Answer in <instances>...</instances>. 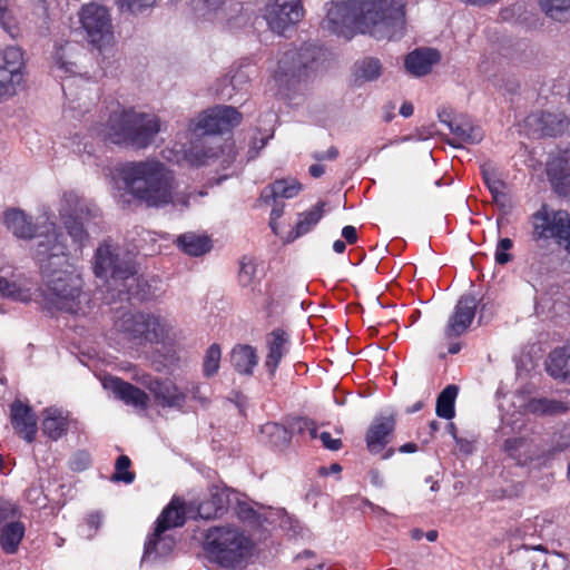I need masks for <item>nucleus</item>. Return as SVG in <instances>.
I'll list each match as a JSON object with an SVG mask.
<instances>
[{
  "instance_id": "obj_1",
  "label": "nucleus",
  "mask_w": 570,
  "mask_h": 570,
  "mask_svg": "<svg viewBox=\"0 0 570 570\" xmlns=\"http://www.w3.org/2000/svg\"><path fill=\"white\" fill-rule=\"evenodd\" d=\"M53 232V243L48 238L47 242H39L33 249V258L46 281V307L73 315H86L90 311L89 295L82 292L83 282L75 265L70 263V250L65 234Z\"/></svg>"
},
{
  "instance_id": "obj_2",
  "label": "nucleus",
  "mask_w": 570,
  "mask_h": 570,
  "mask_svg": "<svg viewBox=\"0 0 570 570\" xmlns=\"http://www.w3.org/2000/svg\"><path fill=\"white\" fill-rule=\"evenodd\" d=\"M119 175L127 193L148 207L173 205L184 208L189 205V195L179 190L174 171L157 159L128 163Z\"/></svg>"
},
{
  "instance_id": "obj_3",
  "label": "nucleus",
  "mask_w": 570,
  "mask_h": 570,
  "mask_svg": "<svg viewBox=\"0 0 570 570\" xmlns=\"http://www.w3.org/2000/svg\"><path fill=\"white\" fill-rule=\"evenodd\" d=\"M161 129L163 121L156 114L121 106L109 115L100 135L111 144L144 150L154 144Z\"/></svg>"
},
{
  "instance_id": "obj_4",
  "label": "nucleus",
  "mask_w": 570,
  "mask_h": 570,
  "mask_svg": "<svg viewBox=\"0 0 570 570\" xmlns=\"http://www.w3.org/2000/svg\"><path fill=\"white\" fill-rule=\"evenodd\" d=\"M358 32L376 40L400 39L405 31L404 0H355Z\"/></svg>"
},
{
  "instance_id": "obj_5",
  "label": "nucleus",
  "mask_w": 570,
  "mask_h": 570,
  "mask_svg": "<svg viewBox=\"0 0 570 570\" xmlns=\"http://www.w3.org/2000/svg\"><path fill=\"white\" fill-rule=\"evenodd\" d=\"M94 272L98 278L104 279L110 287L118 291L119 296L139 297V291L134 257L111 240H104L96 249L94 256Z\"/></svg>"
},
{
  "instance_id": "obj_6",
  "label": "nucleus",
  "mask_w": 570,
  "mask_h": 570,
  "mask_svg": "<svg viewBox=\"0 0 570 570\" xmlns=\"http://www.w3.org/2000/svg\"><path fill=\"white\" fill-rule=\"evenodd\" d=\"M323 56L322 48L312 43L284 49L271 61V81L279 91L295 89L308 80Z\"/></svg>"
},
{
  "instance_id": "obj_7",
  "label": "nucleus",
  "mask_w": 570,
  "mask_h": 570,
  "mask_svg": "<svg viewBox=\"0 0 570 570\" xmlns=\"http://www.w3.org/2000/svg\"><path fill=\"white\" fill-rule=\"evenodd\" d=\"M169 333V324L159 315L149 313H121L107 332L106 338L116 348L128 344L160 343Z\"/></svg>"
},
{
  "instance_id": "obj_8",
  "label": "nucleus",
  "mask_w": 570,
  "mask_h": 570,
  "mask_svg": "<svg viewBox=\"0 0 570 570\" xmlns=\"http://www.w3.org/2000/svg\"><path fill=\"white\" fill-rule=\"evenodd\" d=\"M204 546L218 564L230 569L245 567L253 550L252 540L233 525L208 529Z\"/></svg>"
},
{
  "instance_id": "obj_9",
  "label": "nucleus",
  "mask_w": 570,
  "mask_h": 570,
  "mask_svg": "<svg viewBox=\"0 0 570 570\" xmlns=\"http://www.w3.org/2000/svg\"><path fill=\"white\" fill-rule=\"evenodd\" d=\"M59 218L72 239L75 253L81 249L88 240L85 223L99 215V209L88 199L75 191H65L58 205Z\"/></svg>"
},
{
  "instance_id": "obj_10",
  "label": "nucleus",
  "mask_w": 570,
  "mask_h": 570,
  "mask_svg": "<svg viewBox=\"0 0 570 570\" xmlns=\"http://www.w3.org/2000/svg\"><path fill=\"white\" fill-rule=\"evenodd\" d=\"M531 236L535 242L554 239L566 246L570 240V215L566 210H554L542 205L531 217Z\"/></svg>"
},
{
  "instance_id": "obj_11",
  "label": "nucleus",
  "mask_w": 570,
  "mask_h": 570,
  "mask_svg": "<svg viewBox=\"0 0 570 570\" xmlns=\"http://www.w3.org/2000/svg\"><path fill=\"white\" fill-rule=\"evenodd\" d=\"M3 222L7 228L18 238L31 239L36 237V246H38L41 240L47 242L48 238L53 243V226L57 233H62L57 224L50 220L47 212H43L35 224L32 218L22 209L10 208L4 212ZM37 247H35V249Z\"/></svg>"
},
{
  "instance_id": "obj_12",
  "label": "nucleus",
  "mask_w": 570,
  "mask_h": 570,
  "mask_svg": "<svg viewBox=\"0 0 570 570\" xmlns=\"http://www.w3.org/2000/svg\"><path fill=\"white\" fill-rule=\"evenodd\" d=\"M78 20L91 46L101 48L114 39L111 16L105 6L96 2L83 4L78 12Z\"/></svg>"
},
{
  "instance_id": "obj_13",
  "label": "nucleus",
  "mask_w": 570,
  "mask_h": 570,
  "mask_svg": "<svg viewBox=\"0 0 570 570\" xmlns=\"http://www.w3.org/2000/svg\"><path fill=\"white\" fill-rule=\"evenodd\" d=\"M242 121V115L230 106H215L190 119L188 131L196 137L229 131Z\"/></svg>"
},
{
  "instance_id": "obj_14",
  "label": "nucleus",
  "mask_w": 570,
  "mask_h": 570,
  "mask_svg": "<svg viewBox=\"0 0 570 570\" xmlns=\"http://www.w3.org/2000/svg\"><path fill=\"white\" fill-rule=\"evenodd\" d=\"M26 77L24 51L18 46L0 50V98L14 96Z\"/></svg>"
},
{
  "instance_id": "obj_15",
  "label": "nucleus",
  "mask_w": 570,
  "mask_h": 570,
  "mask_svg": "<svg viewBox=\"0 0 570 570\" xmlns=\"http://www.w3.org/2000/svg\"><path fill=\"white\" fill-rule=\"evenodd\" d=\"M85 47L78 41L59 39L50 56V72L57 78H70L82 75Z\"/></svg>"
},
{
  "instance_id": "obj_16",
  "label": "nucleus",
  "mask_w": 570,
  "mask_h": 570,
  "mask_svg": "<svg viewBox=\"0 0 570 570\" xmlns=\"http://www.w3.org/2000/svg\"><path fill=\"white\" fill-rule=\"evenodd\" d=\"M190 8L198 21L218 26L232 23L243 12L237 0H191Z\"/></svg>"
},
{
  "instance_id": "obj_17",
  "label": "nucleus",
  "mask_w": 570,
  "mask_h": 570,
  "mask_svg": "<svg viewBox=\"0 0 570 570\" xmlns=\"http://www.w3.org/2000/svg\"><path fill=\"white\" fill-rule=\"evenodd\" d=\"M303 17L304 9L301 0H267L263 12L268 28L277 35H283Z\"/></svg>"
},
{
  "instance_id": "obj_18",
  "label": "nucleus",
  "mask_w": 570,
  "mask_h": 570,
  "mask_svg": "<svg viewBox=\"0 0 570 570\" xmlns=\"http://www.w3.org/2000/svg\"><path fill=\"white\" fill-rule=\"evenodd\" d=\"M134 380L148 389L155 402L163 407L179 410L186 403V393L171 379L153 377L148 373L136 371Z\"/></svg>"
},
{
  "instance_id": "obj_19",
  "label": "nucleus",
  "mask_w": 570,
  "mask_h": 570,
  "mask_svg": "<svg viewBox=\"0 0 570 570\" xmlns=\"http://www.w3.org/2000/svg\"><path fill=\"white\" fill-rule=\"evenodd\" d=\"M323 28L350 39L355 31H358V9L355 6V0L328 3Z\"/></svg>"
},
{
  "instance_id": "obj_20",
  "label": "nucleus",
  "mask_w": 570,
  "mask_h": 570,
  "mask_svg": "<svg viewBox=\"0 0 570 570\" xmlns=\"http://www.w3.org/2000/svg\"><path fill=\"white\" fill-rule=\"evenodd\" d=\"M229 495L230 491L225 487H210L208 494L203 500L189 502L190 518L198 517L204 520L219 518L227 509Z\"/></svg>"
},
{
  "instance_id": "obj_21",
  "label": "nucleus",
  "mask_w": 570,
  "mask_h": 570,
  "mask_svg": "<svg viewBox=\"0 0 570 570\" xmlns=\"http://www.w3.org/2000/svg\"><path fill=\"white\" fill-rule=\"evenodd\" d=\"M184 158L193 166L210 165L218 161L223 167L235 159V151L232 144L215 146H194L184 153Z\"/></svg>"
},
{
  "instance_id": "obj_22",
  "label": "nucleus",
  "mask_w": 570,
  "mask_h": 570,
  "mask_svg": "<svg viewBox=\"0 0 570 570\" xmlns=\"http://www.w3.org/2000/svg\"><path fill=\"white\" fill-rule=\"evenodd\" d=\"M176 546V540L168 530L155 527L145 542L140 564H153L168 558Z\"/></svg>"
},
{
  "instance_id": "obj_23",
  "label": "nucleus",
  "mask_w": 570,
  "mask_h": 570,
  "mask_svg": "<svg viewBox=\"0 0 570 570\" xmlns=\"http://www.w3.org/2000/svg\"><path fill=\"white\" fill-rule=\"evenodd\" d=\"M476 309V301L473 296H462L452 313L449 317L448 324L445 326L444 333L445 336L456 337L466 332V330L472 324V321L475 316Z\"/></svg>"
},
{
  "instance_id": "obj_24",
  "label": "nucleus",
  "mask_w": 570,
  "mask_h": 570,
  "mask_svg": "<svg viewBox=\"0 0 570 570\" xmlns=\"http://www.w3.org/2000/svg\"><path fill=\"white\" fill-rule=\"evenodd\" d=\"M394 414L379 415L371 423L366 432V445L371 453L377 454L384 450L394 431Z\"/></svg>"
},
{
  "instance_id": "obj_25",
  "label": "nucleus",
  "mask_w": 570,
  "mask_h": 570,
  "mask_svg": "<svg viewBox=\"0 0 570 570\" xmlns=\"http://www.w3.org/2000/svg\"><path fill=\"white\" fill-rule=\"evenodd\" d=\"M102 385L128 405L140 410H145L148 405L149 396L144 391L118 377L106 376Z\"/></svg>"
},
{
  "instance_id": "obj_26",
  "label": "nucleus",
  "mask_w": 570,
  "mask_h": 570,
  "mask_svg": "<svg viewBox=\"0 0 570 570\" xmlns=\"http://www.w3.org/2000/svg\"><path fill=\"white\" fill-rule=\"evenodd\" d=\"M449 129L453 135L449 142L455 148L479 144L484 137L483 130L465 117L449 121Z\"/></svg>"
},
{
  "instance_id": "obj_27",
  "label": "nucleus",
  "mask_w": 570,
  "mask_h": 570,
  "mask_svg": "<svg viewBox=\"0 0 570 570\" xmlns=\"http://www.w3.org/2000/svg\"><path fill=\"white\" fill-rule=\"evenodd\" d=\"M11 423L17 433L31 443L37 432V419L32 409L20 401L11 405Z\"/></svg>"
},
{
  "instance_id": "obj_28",
  "label": "nucleus",
  "mask_w": 570,
  "mask_h": 570,
  "mask_svg": "<svg viewBox=\"0 0 570 570\" xmlns=\"http://www.w3.org/2000/svg\"><path fill=\"white\" fill-rule=\"evenodd\" d=\"M440 53L432 48H419L411 51L404 61L405 69L415 77L428 75L434 65L440 61Z\"/></svg>"
},
{
  "instance_id": "obj_29",
  "label": "nucleus",
  "mask_w": 570,
  "mask_h": 570,
  "mask_svg": "<svg viewBox=\"0 0 570 570\" xmlns=\"http://www.w3.org/2000/svg\"><path fill=\"white\" fill-rule=\"evenodd\" d=\"M483 180L490 190L494 203L503 210H509L512 207L511 197L508 191V185L503 181L497 169L491 164H483L481 166Z\"/></svg>"
},
{
  "instance_id": "obj_30",
  "label": "nucleus",
  "mask_w": 570,
  "mask_h": 570,
  "mask_svg": "<svg viewBox=\"0 0 570 570\" xmlns=\"http://www.w3.org/2000/svg\"><path fill=\"white\" fill-rule=\"evenodd\" d=\"M525 122L535 131L547 136L560 135L568 126V119L562 112L533 114L527 118Z\"/></svg>"
},
{
  "instance_id": "obj_31",
  "label": "nucleus",
  "mask_w": 570,
  "mask_h": 570,
  "mask_svg": "<svg viewBox=\"0 0 570 570\" xmlns=\"http://www.w3.org/2000/svg\"><path fill=\"white\" fill-rule=\"evenodd\" d=\"M186 515L190 517L189 502L186 504L179 498H173L156 520L155 527L170 531L184 525Z\"/></svg>"
},
{
  "instance_id": "obj_32",
  "label": "nucleus",
  "mask_w": 570,
  "mask_h": 570,
  "mask_svg": "<svg viewBox=\"0 0 570 570\" xmlns=\"http://www.w3.org/2000/svg\"><path fill=\"white\" fill-rule=\"evenodd\" d=\"M325 202H317L309 209L301 213L297 217L295 228L291 230L284 240L286 243L294 242L296 238L309 233L323 218L325 214Z\"/></svg>"
},
{
  "instance_id": "obj_33",
  "label": "nucleus",
  "mask_w": 570,
  "mask_h": 570,
  "mask_svg": "<svg viewBox=\"0 0 570 570\" xmlns=\"http://www.w3.org/2000/svg\"><path fill=\"white\" fill-rule=\"evenodd\" d=\"M69 425L68 413L59 407H48L42 412L41 429L45 435L57 441L66 434Z\"/></svg>"
},
{
  "instance_id": "obj_34",
  "label": "nucleus",
  "mask_w": 570,
  "mask_h": 570,
  "mask_svg": "<svg viewBox=\"0 0 570 570\" xmlns=\"http://www.w3.org/2000/svg\"><path fill=\"white\" fill-rule=\"evenodd\" d=\"M36 291V284L26 277H18L13 281L0 276V293L17 302L27 303L31 301Z\"/></svg>"
},
{
  "instance_id": "obj_35",
  "label": "nucleus",
  "mask_w": 570,
  "mask_h": 570,
  "mask_svg": "<svg viewBox=\"0 0 570 570\" xmlns=\"http://www.w3.org/2000/svg\"><path fill=\"white\" fill-rule=\"evenodd\" d=\"M548 373L563 382H570V345L554 348L547 361Z\"/></svg>"
},
{
  "instance_id": "obj_36",
  "label": "nucleus",
  "mask_w": 570,
  "mask_h": 570,
  "mask_svg": "<svg viewBox=\"0 0 570 570\" xmlns=\"http://www.w3.org/2000/svg\"><path fill=\"white\" fill-rule=\"evenodd\" d=\"M302 186L296 179H281L265 187L261 194V199L265 204L277 198H293L298 195Z\"/></svg>"
},
{
  "instance_id": "obj_37",
  "label": "nucleus",
  "mask_w": 570,
  "mask_h": 570,
  "mask_svg": "<svg viewBox=\"0 0 570 570\" xmlns=\"http://www.w3.org/2000/svg\"><path fill=\"white\" fill-rule=\"evenodd\" d=\"M286 343L287 336L283 331L276 330L269 335L267 341L268 354L265 365L272 374L276 371L282 357L286 353Z\"/></svg>"
},
{
  "instance_id": "obj_38",
  "label": "nucleus",
  "mask_w": 570,
  "mask_h": 570,
  "mask_svg": "<svg viewBox=\"0 0 570 570\" xmlns=\"http://www.w3.org/2000/svg\"><path fill=\"white\" fill-rule=\"evenodd\" d=\"M548 176L556 185L570 178V148L559 150L548 163Z\"/></svg>"
},
{
  "instance_id": "obj_39",
  "label": "nucleus",
  "mask_w": 570,
  "mask_h": 570,
  "mask_svg": "<svg viewBox=\"0 0 570 570\" xmlns=\"http://www.w3.org/2000/svg\"><path fill=\"white\" fill-rule=\"evenodd\" d=\"M230 362L238 373L252 374L257 364V356L252 346L237 345L232 351Z\"/></svg>"
},
{
  "instance_id": "obj_40",
  "label": "nucleus",
  "mask_w": 570,
  "mask_h": 570,
  "mask_svg": "<svg viewBox=\"0 0 570 570\" xmlns=\"http://www.w3.org/2000/svg\"><path fill=\"white\" fill-rule=\"evenodd\" d=\"M26 528L22 522L13 521L7 523L0 534V544L6 553L17 552L19 544L24 537Z\"/></svg>"
},
{
  "instance_id": "obj_41",
  "label": "nucleus",
  "mask_w": 570,
  "mask_h": 570,
  "mask_svg": "<svg viewBox=\"0 0 570 570\" xmlns=\"http://www.w3.org/2000/svg\"><path fill=\"white\" fill-rule=\"evenodd\" d=\"M178 246L183 252L190 256H200L209 252L210 240L207 236L194 233L183 234L177 239Z\"/></svg>"
},
{
  "instance_id": "obj_42",
  "label": "nucleus",
  "mask_w": 570,
  "mask_h": 570,
  "mask_svg": "<svg viewBox=\"0 0 570 570\" xmlns=\"http://www.w3.org/2000/svg\"><path fill=\"white\" fill-rule=\"evenodd\" d=\"M261 433L269 444L276 448L287 445L292 439L291 432L285 426L275 422L264 424Z\"/></svg>"
},
{
  "instance_id": "obj_43",
  "label": "nucleus",
  "mask_w": 570,
  "mask_h": 570,
  "mask_svg": "<svg viewBox=\"0 0 570 570\" xmlns=\"http://www.w3.org/2000/svg\"><path fill=\"white\" fill-rule=\"evenodd\" d=\"M504 450L519 464H525L529 460H531L532 445L524 438H513L505 440Z\"/></svg>"
},
{
  "instance_id": "obj_44",
  "label": "nucleus",
  "mask_w": 570,
  "mask_h": 570,
  "mask_svg": "<svg viewBox=\"0 0 570 570\" xmlns=\"http://www.w3.org/2000/svg\"><path fill=\"white\" fill-rule=\"evenodd\" d=\"M455 385H448L439 395L436 401V414L440 417L450 420L454 416V402L458 395Z\"/></svg>"
},
{
  "instance_id": "obj_45",
  "label": "nucleus",
  "mask_w": 570,
  "mask_h": 570,
  "mask_svg": "<svg viewBox=\"0 0 570 570\" xmlns=\"http://www.w3.org/2000/svg\"><path fill=\"white\" fill-rule=\"evenodd\" d=\"M540 6L552 19H570V0H540Z\"/></svg>"
},
{
  "instance_id": "obj_46",
  "label": "nucleus",
  "mask_w": 570,
  "mask_h": 570,
  "mask_svg": "<svg viewBox=\"0 0 570 570\" xmlns=\"http://www.w3.org/2000/svg\"><path fill=\"white\" fill-rule=\"evenodd\" d=\"M222 350L216 343L212 344L204 356L203 374L206 377H212L218 373L220 366Z\"/></svg>"
},
{
  "instance_id": "obj_47",
  "label": "nucleus",
  "mask_w": 570,
  "mask_h": 570,
  "mask_svg": "<svg viewBox=\"0 0 570 570\" xmlns=\"http://www.w3.org/2000/svg\"><path fill=\"white\" fill-rule=\"evenodd\" d=\"M357 73L366 81L377 79L382 73V63L376 58H366L357 65Z\"/></svg>"
},
{
  "instance_id": "obj_48",
  "label": "nucleus",
  "mask_w": 570,
  "mask_h": 570,
  "mask_svg": "<svg viewBox=\"0 0 570 570\" xmlns=\"http://www.w3.org/2000/svg\"><path fill=\"white\" fill-rule=\"evenodd\" d=\"M527 410L537 414H552L562 410L561 403L548 399H533L529 401Z\"/></svg>"
},
{
  "instance_id": "obj_49",
  "label": "nucleus",
  "mask_w": 570,
  "mask_h": 570,
  "mask_svg": "<svg viewBox=\"0 0 570 570\" xmlns=\"http://www.w3.org/2000/svg\"><path fill=\"white\" fill-rule=\"evenodd\" d=\"M130 466V459L126 455H120L116 461V472L112 475V480L117 482H125L126 484H130L135 474L128 471Z\"/></svg>"
},
{
  "instance_id": "obj_50",
  "label": "nucleus",
  "mask_w": 570,
  "mask_h": 570,
  "mask_svg": "<svg viewBox=\"0 0 570 570\" xmlns=\"http://www.w3.org/2000/svg\"><path fill=\"white\" fill-rule=\"evenodd\" d=\"M115 2L122 11L140 13L144 10L151 8L156 0H115Z\"/></svg>"
},
{
  "instance_id": "obj_51",
  "label": "nucleus",
  "mask_w": 570,
  "mask_h": 570,
  "mask_svg": "<svg viewBox=\"0 0 570 570\" xmlns=\"http://www.w3.org/2000/svg\"><path fill=\"white\" fill-rule=\"evenodd\" d=\"M256 277V265L250 259L240 263L238 279L242 286H249Z\"/></svg>"
},
{
  "instance_id": "obj_52",
  "label": "nucleus",
  "mask_w": 570,
  "mask_h": 570,
  "mask_svg": "<svg viewBox=\"0 0 570 570\" xmlns=\"http://www.w3.org/2000/svg\"><path fill=\"white\" fill-rule=\"evenodd\" d=\"M0 26L12 33L14 28V17L10 9L9 0H0Z\"/></svg>"
},
{
  "instance_id": "obj_53",
  "label": "nucleus",
  "mask_w": 570,
  "mask_h": 570,
  "mask_svg": "<svg viewBox=\"0 0 570 570\" xmlns=\"http://www.w3.org/2000/svg\"><path fill=\"white\" fill-rule=\"evenodd\" d=\"M513 246V243L510 238H501L498 242L497 248H495V262L499 265H504L511 261V255L508 254V250H510Z\"/></svg>"
},
{
  "instance_id": "obj_54",
  "label": "nucleus",
  "mask_w": 570,
  "mask_h": 570,
  "mask_svg": "<svg viewBox=\"0 0 570 570\" xmlns=\"http://www.w3.org/2000/svg\"><path fill=\"white\" fill-rule=\"evenodd\" d=\"M284 212V205L275 202V206L271 212L269 226L275 235H279L277 220L282 217Z\"/></svg>"
},
{
  "instance_id": "obj_55",
  "label": "nucleus",
  "mask_w": 570,
  "mask_h": 570,
  "mask_svg": "<svg viewBox=\"0 0 570 570\" xmlns=\"http://www.w3.org/2000/svg\"><path fill=\"white\" fill-rule=\"evenodd\" d=\"M320 440L324 448L336 451L342 446V442L340 439H334L328 432H321Z\"/></svg>"
},
{
  "instance_id": "obj_56",
  "label": "nucleus",
  "mask_w": 570,
  "mask_h": 570,
  "mask_svg": "<svg viewBox=\"0 0 570 570\" xmlns=\"http://www.w3.org/2000/svg\"><path fill=\"white\" fill-rule=\"evenodd\" d=\"M70 464L73 470L82 471L90 464V458L85 452L77 453Z\"/></svg>"
},
{
  "instance_id": "obj_57",
  "label": "nucleus",
  "mask_w": 570,
  "mask_h": 570,
  "mask_svg": "<svg viewBox=\"0 0 570 570\" xmlns=\"http://www.w3.org/2000/svg\"><path fill=\"white\" fill-rule=\"evenodd\" d=\"M298 429L301 432H304V431L308 432L311 439H316V438L320 439V433H318V429H317L316 424L308 419L299 420Z\"/></svg>"
},
{
  "instance_id": "obj_58",
  "label": "nucleus",
  "mask_w": 570,
  "mask_h": 570,
  "mask_svg": "<svg viewBox=\"0 0 570 570\" xmlns=\"http://www.w3.org/2000/svg\"><path fill=\"white\" fill-rule=\"evenodd\" d=\"M16 514L14 505L9 501H0V524Z\"/></svg>"
},
{
  "instance_id": "obj_59",
  "label": "nucleus",
  "mask_w": 570,
  "mask_h": 570,
  "mask_svg": "<svg viewBox=\"0 0 570 570\" xmlns=\"http://www.w3.org/2000/svg\"><path fill=\"white\" fill-rule=\"evenodd\" d=\"M102 522V515L99 512L90 513L86 519V524L89 529V535L95 533Z\"/></svg>"
},
{
  "instance_id": "obj_60",
  "label": "nucleus",
  "mask_w": 570,
  "mask_h": 570,
  "mask_svg": "<svg viewBox=\"0 0 570 570\" xmlns=\"http://www.w3.org/2000/svg\"><path fill=\"white\" fill-rule=\"evenodd\" d=\"M522 425L523 423L519 419L514 420L511 424L508 417H503L500 432L502 435H509L511 432L520 430Z\"/></svg>"
},
{
  "instance_id": "obj_61",
  "label": "nucleus",
  "mask_w": 570,
  "mask_h": 570,
  "mask_svg": "<svg viewBox=\"0 0 570 570\" xmlns=\"http://www.w3.org/2000/svg\"><path fill=\"white\" fill-rule=\"evenodd\" d=\"M338 156V149L334 146L330 147L325 151H316L313 154V158L317 161L334 160Z\"/></svg>"
},
{
  "instance_id": "obj_62",
  "label": "nucleus",
  "mask_w": 570,
  "mask_h": 570,
  "mask_svg": "<svg viewBox=\"0 0 570 570\" xmlns=\"http://www.w3.org/2000/svg\"><path fill=\"white\" fill-rule=\"evenodd\" d=\"M342 236L348 244H355L357 242V230L354 226L347 225L343 227Z\"/></svg>"
},
{
  "instance_id": "obj_63",
  "label": "nucleus",
  "mask_w": 570,
  "mask_h": 570,
  "mask_svg": "<svg viewBox=\"0 0 570 570\" xmlns=\"http://www.w3.org/2000/svg\"><path fill=\"white\" fill-rule=\"evenodd\" d=\"M189 392L191 393L193 397L195 400H198L199 402L204 403L206 402V397L202 394V385L199 384H194Z\"/></svg>"
},
{
  "instance_id": "obj_64",
  "label": "nucleus",
  "mask_w": 570,
  "mask_h": 570,
  "mask_svg": "<svg viewBox=\"0 0 570 570\" xmlns=\"http://www.w3.org/2000/svg\"><path fill=\"white\" fill-rule=\"evenodd\" d=\"M324 173L325 167L321 164H314L309 167V174L315 178L321 177Z\"/></svg>"
}]
</instances>
